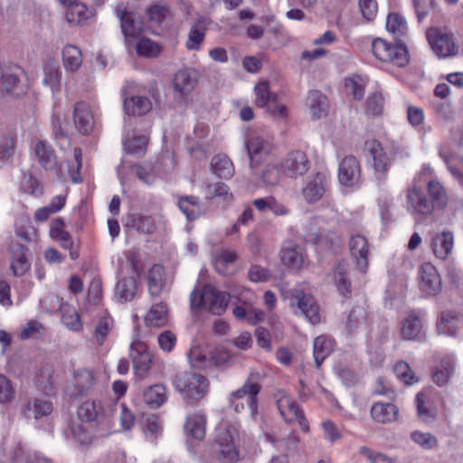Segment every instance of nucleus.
Segmentation results:
<instances>
[{"mask_svg":"<svg viewBox=\"0 0 463 463\" xmlns=\"http://www.w3.org/2000/svg\"><path fill=\"white\" fill-rule=\"evenodd\" d=\"M230 301V294L219 290L211 284L202 289H194L190 295V304L193 310H203L214 316H222Z\"/></svg>","mask_w":463,"mask_h":463,"instance_id":"obj_1","label":"nucleus"},{"mask_svg":"<svg viewBox=\"0 0 463 463\" xmlns=\"http://www.w3.org/2000/svg\"><path fill=\"white\" fill-rule=\"evenodd\" d=\"M174 385L184 401L190 405L196 404L209 391L208 379L198 373L182 372L175 375Z\"/></svg>","mask_w":463,"mask_h":463,"instance_id":"obj_2","label":"nucleus"},{"mask_svg":"<svg viewBox=\"0 0 463 463\" xmlns=\"http://www.w3.org/2000/svg\"><path fill=\"white\" fill-rule=\"evenodd\" d=\"M238 435L237 428L232 424H222L217 429L213 451L220 463H235L238 460L239 451L235 445Z\"/></svg>","mask_w":463,"mask_h":463,"instance_id":"obj_3","label":"nucleus"},{"mask_svg":"<svg viewBox=\"0 0 463 463\" xmlns=\"http://www.w3.org/2000/svg\"><path fill=\"white\" fill-rule=\"evenodd\" d=\"M261 380L262 377L259 372L251 371L242 386L230 394V403H233L234 400L247 397L250 415L254 417L258 411V394L261 390Z\"/></svg>","mask_w":463,"mask_h":463,"instance_id":"obj_4","label":"nucleus"},{"mask_svg":"<svg viewBox=\"0 0 463 463\" xmlns=\"http://www.w3.org/2000/svg\"><path fill=\"white\" fill-rule=\"evenodd\" d=\"M407 211L415 218L429 216L433 213L431 202L424 194L421 185L411 184L406 192Z\"/></svg>","mask_w":463,"mask_h":463,"instance_id":"obj_5","label":"nucleus"},{"mask_svg":"<svg viewBox=\"0 0 463 463\" xmlns=\"http://www.w3.org/2000/svg\"><path fill=\"white\" fill-rule=\"evenodd\" d=\"M371 317L365 302L354 306L346 316L345 329L348 335L355 336L368 330Z\"/></svg>","mask_w":463,"mask_h":463,"instance_id":"obj_6","label":"nucleus"},{"mask_svg":"<svg viewBox=\"0 0 463 463\" xmlns=\"http://www.w3.org/2000/svg\"><path fill=\"white\" fill-rule=\"evenodd\" d=\"M427 36L431 49L439 57L446 58L458 54V47L451 33L441 29H431Z\"/></svg>","mask_w":463,"mask_h":463,"instance_id":"obj_7","label":"nucleus"},{"mask_svg":"<svg viewBox=\"0 0 463 463\" xmlns=\"http://www.w3.org/2000/svg\"><path fill=\"white\" fill-rule=\"evenodd\" d=\"M130 357L136 376L140 380L146 378L153 363V355L145 343L134 341L130 345Z\"/></svg>","mask_w":463,"mask_h":463,"instance_id":"obj_8","label":"nucleus"},{"mask_svg":"<svg viewBox=\"0 0 463 463\" xmlns=\"http://www.w3.org/2000/svg\"><path fill=\"white\" fill-rule=\"evenodd\" d=\"M292 302L300 310V313L313 325L320 322L319 307L314 297L305 293L302 289L293 288L291 290Z\"/></svg>","mask_w":463,"mask_h":463,"instance_id":"obj_9","label":"nucleus"},{"mask_svg":"<svg viewBox=\"0 0 463 463\" xmlns=\"http://www.w3.org/2000/svg\"><path fill=\"white\" fill-rule=\"evenodd\" d=\"M401 337L406 341H424L426 334L423 329L420 312L412 310L402 320L400 330Z\"/></svg>","mask_w":463,"mask_h":463,"instance_id":"obj_10","label":"nucleus"},{"mask_svg":"<svg viewBox=\"0 0 463 463\" xmlns=\"http://www.w3.org/2000/svg\"><path fill=\"white\" fill-rule=\"evenodd\" d=\"M365 146L373 157V166L377 178L380 181H383L392 165L391 158L378 140H369L365 143Z\"/></svg>","mask_w":463,"mask_h":463,"instance_id":"obj_11","label":"nucleus"},{"mask_svg":"<svg viewBox=\"0 0 463 463\" xmlns=\"http://www.w3.org/2000/svg\"><path fill=\"white\" fill-rule=\"evenodd\" d=\"M420 288L426 296H435L441 291L442 283L436 268L430 262L420 267Z\"/></svg>","mask_w":463,"mask_h":463,"instance_id":"obj_12","label":"nucleus"},{"mask_svg":"<svg viewBox=\"0 0 463 463\" xmlns=\"http://www.w3.org/2000/svg\"><path fill=\"white\" fill-rule=\"evenodd\" d=\"M349 250L356 268L361 272H365L368 267L369 242L362 234L351 235L349 240Z\"/></svg>","mask_w":463,"mask_h":463,"instance_id":"obj_13","label":"nucleus"},{"mask_svg":"<svg viewBox=\"0 0 463 463\" xmlns=\"http://www.w3.org/2000/svg\"><path fill=\"white\" fill-rule=\"evenodd\" d=\"M283 167L287 176L298 178L308 171L310 162L303 151L294 150L288 154Z\"/></svg>","mask_w":463,"mask_h":463,"instance_id":"obj_14","label":"nucleus"},{"mask_svg":"<svg viewBox=\"0 0 463 463\" xmlns=\"http://www.w3.org/2000/svg\"><path fill=\"white\" fill-rule=\"evenodd\" d=\"M361 176L360 164L355 156L344 157L338 167V179L345 186H354L358 184Z\"/></svg>","mask_w":463,"mask_h":463,"instance_id":"obj_15","label":"nucleus"},{"mask_svg":"<svg viewBox=\"0 0 463 463\" xmlns=\"http://www.w3.org/2000/svg\"><path fill=\"white\" fill-rule=\"evenodd\" d=\"M73 123L77 131L84 136L90 135L94 128V117L90 105L80 101L74 105Z\"/></svg>","mask_w":463,"mask_h":463,"instance_id":"obj_16","label":"nucleus"},{"mask_svg":"<svg viewBox=\"0 0 463 463\" xmlns=\"http://www.w3.org/2000/svg\"><path fill=\"white\" fill-rule=\"evenodd\" d=\"M80 421L98 425L105 419V411L99 401L88 400L83 402L77 410Z\"/></svg>","mask_w":463,"mask_h":463,"instance_id":"obj_17","label":"nucleus"},{"mask_svg":"<svg viewBox=\"0 0 463 463\" xmlns=\"http://www.w3.org/2000/svg\"><path fill=\"white\" fill-rule=\"evenodd\" d=\"M326 188V176L325 174L318 172L303 187L302 195L307 203H313L323 197Z\"/></svg>","mask_w":463,"mask_h":463,"instance_id":"obj_18","label":"nucleus"},{"mask_svg":"<svg viewBox=\"0 0 463 463\" xmlns=\"http://www.w3.org/2000/svg\"><path fill=\"white\" fill-rule=\"evenodd\" d=\"M209 24L210 20L208 18L201 16L192 24L185 43V47L188 50L197 51L200 49L204 41Z\"/></svg>","mask_w":463,"mask_h":463,"instance_id":"obj_19","label":"nucleus"},{"mask_svg":"<svg viewBox=\"0 0 463 463\" xmlns=\"http://www.w3.org/2000/svg\"><path fill=\"white\" fill-rule=\"evenodd\" d=\"M199 72L194 69L179 71L174 78V87L183 96L188 95L196 86Z\"/></svg>","mask_w":463,"mask_h":463,"instance_id":"obj_20","label":"nucleus"},{"mask_svg":"<svg viewBox=\"0 0 463 463\" xmlns=\"http://www.w3.org/2000/svg\"><path fill=\"white\" fill-rule=\"evenodd\" d=\"M427 191L433 211L443 210L448 206L449 199L447 189L438 179L428 180Z\"/></svg>","mask_w":463,"mask_h":463,"instance_id":"obj_21","label":"nucleus"},{"mask_svg":"<svg viewBox=\"0 0 463 463\" xmlns=\"http://www.w3.org/2000/svg\"><path fill=\"white\" fill-rule=\"evenodd\" d=\"M167 398L166 387L161 383L145 388L142 394L143 402L152 410H156L164 405Z\"/></svg>","mask_w":463,"mask_h":463,"instance_id":"obj_22","label":"nucleus"},{"mask_svg":"<svg viewBox=\"0 0 463 463\" xmlns=\"http://www.w3.org/2000/svg\"><path fill=\"white\" fill-rule=\"evenodd\" d=\"M453 246L454 236L450 232L437 233L432 237V251L434 255L440 260H446L449 257L452 251Z\"/></svg>","mask_w":463,"mask_h":463,"instance_id":"obj_23","label":"nucleus"},{"mask_svg":"<svg viewBox=\"0 0 463 463\" xmlns=\"http://www.w3.org/2000/svg\"><path fill=\"white\" fill-rule=\"evenodd\" d=\"M61 71L56 60H47L43 64V83L48 86L52 93L61 90Z\"/></svg>","mask_w":463,"mask_h":463,"instance_id":"obj_24","label":"nucleus"},{"mask_svg":"<svg viewBox=\"0 0 463 463\" xmlns=\"http://www.w3.org/2000/svg\"><path fill=\"white\" fill-rule=\"evenodd\" d=\"M246 148L250 159V166L255 167L256 157L268 155L271 151V144L259 135H250L246 141Z\"/></svg>","mask_w":463,"mask_h":463,"instance_id":"obj_25","label":"nucleus"},{"mask_svg":"<svg viewBox=\"0 0 463 463\" xmlns=\"http://www.w3.org/2000/svg\"><path fill=\"white\" fill-rule=\"evenodd\" d=\"M280 259L284 265L298 269L304 262L302 249L292 241L285 242L280 250Z\"/></svg>","mask_w":463,"mask_h":463,"instance_id":"obj_26","label":"nucleus"},{"mask_svg":"<svg viewBox=\"0 0 463 463\" xmlns=\"http://www.w3.org/2000/svg\"><path fill=\"white\" fill-rule=\"evenodd\" d=\"M398 408L392 403L376 402L371 408V416L378 423L388 424L398 417Z\"/></svg>","mask_w":463,"mask_h":463,"instance_id":"obj_27","label":"nucleus"},{"mask_svg":"<svg viewBox=\"0 0 463 463\" xmlns=\"http://www.w3.org/2000/svg\"><path fill=\"white\" fill-rule=\"evenodd\" d=\"M335 348V341L327 335H319L313 343V354L316 367L318 369L324 360L328 357Z\"/></svg>","mask_w":463,"mask_h":463,"instance_id":"obj_28","label":"nucleus"},{"mask_svg":"<svg viewBox=\"0 0 463 463\" xmlns=\"http://www.w3.org/2000/svg\"><path fill=\"white\" fill-rule=\"evenodd\" d=\"M348 264L345 261H339L332 271L334 283L338 292L344 297L351 295V281L348 277Z\"/></svg>","mask_w":463,"mask_h":463,"instance_id":"obj_29","label":"nucleus"},{"mask_svg":"<svg viewBox=\"0 0 463 463\" xmlns=\"http://www.w3.org/2000/svg\"><path fill=\"white\" fill-rule=\"evenodd\" d=\"M53 410L52 403L43 398H36L33 402H28L23 411L25 418H33L39 420L52 413Z\"/></svg>","mask_w":463,"mask_h":463,"instance_id":"obj_30","label":"nucleus"},{"mask_svg":"<svg viewBox=\"0 0 463 463\" xmlns=\"http://www.w3.org/2000/svg\"><path fill=\"white\" fill-rule=\"evenodd\" d=\"M307 105L314 118H320L327 114V98L319 90H311L307 99Z\"/></svg>","mask_w":463,"mask_h":463,"instance_id":"obj_31","label":"nucleus"},{"mask_svg":"<svg viewBox=\"0 0 463 463\" xmlns=\"http://www.w3.org/2000/svg\"><path fill=\"white\" fill-rule=\"evenodd\" d=\"M459 327V317L453 311H443L437 322L439 334L454 336Z\"/></svg>","mask_w":463,"mask_h":463,"instance_id":"obj_32","label":"nucleus"},{"mask_svg":"<svg viewBox=\"0 0 463 463\" xmlns=\"http://www.w3.org/2000/svg\"><path fill=\"white\" fill-rule=\"evenodd\" d=\"M277 406L287 422H292L293 417L302 411L290 396L281 391L278 392Z\"/></svg>","mask_w":463,"mask_h":463,"instance_id":"obj_33","label":"nucleus"},{"mask_svg":"<svg viewBox=\"0 0 463 463\" xmlns=\"http://www.w3.org/2000/svg\"><path fill=\"white\" fill-rule=\"evenodd\" d=\"M168 320V308L165 303L159 302L151 306L145 317L147 326H164Z\"/></svg>","mask_w":463,"mask_h":463,"instance_id":"obj_34","label":"nucleus"},{"mask_svg":"<svg viewBox=\"0 0 463 463\" xmlns=\"http://www.w3.org/2000/svg\"><path fill=\"white\" fill-rule=\"evenodd\" d=\"M63 5L67 7L65 19L71 25L82 24L89 18L87 6L78 2V0H74L72 3H67V5Z\"/></svg>","mask_w":463,"mask_h":463,"instance_id":"obj_35","label":"nucleus"},{"mask_svg":"<svg viewBox=\"0 0 463 463\" xmlns=\"http://www.w3.org/2000/svg\"><path fill=\"white\" fill-rule=\"evenodd\" d=\"M206 419L203 414H193L187 417L184 429L187 436L202 440L205 436Z\"/></svg>","mask_w":463,"mask_h":463,"instance_id":"obj_36","label":"nucleus"},{"mask_svg":"<svg viewBox=\"0 0 463 463\" xmlns=\"http://www.w3.org/2000/svg\"><path fill=\"white\" fill-rule=\"evenodd\" d=\"M118 18L121 22V30L126 39L136 38L143 31L142 23L138 19L135 18V15L129 12H123L118 14Z\"/></svg>","mask_w":463,"mask_h":463,"instance_id":"obj_37","label":"nucleus"},{"mask_svg":"<svg viewBox=\"0 0 463 463\" xmlns=\"http://www.w3.org/2000/svg\"><path fill=\"white\" fill-rule=\"evenodd\" d=\"M152 109V103L148 98L143 96H133L124 100V109L127 114L132 116H142Z\"/></svg>","mask_w":463,"mask_h":463,"instance_id":"obj_38","label":"nucleus"},{"mask_svg":"<svg viewBox=\"0 0 463 463\" xmlns=\"http://www.w3.org/2000/svg\"><path fill=\"white\" fill-rule=\"evenodd\" d=\"M455 372V361L453 358L445 357L433 372V381L439 386L446 385Z\"/></svg>","mask_w":463,"mask_h":463,"instance_id":"obj_39","label":"nucleus"},{"mask_svg":"<svg viewBox=\"0 0 463 463\" xmlns=\"http://www.w3.org/2000/svg\"><path fill=\"white\" fill-rule=\"evenodd\" d=\"M211 169L214 175L224 179L232 177L234 174L232 162L223 154L216 155L212 158Z\"/></svg>","mask_w":463,"mask_h":463,"instance_id":"obj_40","label":"nucleus"},{"mask_svg":"<svg viewBox=\"0 0 463 463\" xmlns=\"http://www.w3.org/2000/svg\"><path fill=\"white\" fill-rule=\"evenodd\" d=\"M62 61L66 70L72 72L78 71L82 63L80 50L74 45H66L62 50Z\"/></svg>","mask_w":463,"mask_h":463,"instance_id":"obj_41","label":"nucleus"},{"mask_svg":"<svg viewBox=\"0 0 463 463\" xmlns=\"http://www.w3.org/2000/svg\"><path fill=\"white\" fill-rule=\"evenodd\" d=\"M178 207L189 221L197 219L201 214L199 198L193 195L181 197L178 201Z\"/></svg>","mask_w":463,"mask_h":463,"instance_id":"obj_42","label":"nucleus"},{"mask_svg":"<svg viewBox=\"0 0 463 463\" xmlns=\"http://www.w3.org/2000/svg\"><path fill=\"white\" fill-rule=\"evenodd\" d=\"M113 326V318L109 314L105 313L99 317L93 333V338L98 345H102L105 343Z\"/></svg>","mask_w":463,"mask_h":463,"instance_id":"obj_43","label":"nucleus"},{"mask_svg":"<svg viewBox=\"0 0 463 463\" xmlns=\"http://www.w3.org/2000/svg\"><path fill=\"white\" fill-rule=\"evenodd\" d=\"M64 222L61 218L54 219L52 222L50 235L52 239L58 241L64 249H71L73 241L68 232L63 229Z\"/></svg>","mask_w":463,"mask_h":463,"instance_id":"obj_44","label":"nucleus"},{"mask_svg":"<svg viewBox=\"0 0 463 463\" xmlns=\"http://www.w3.org/2000/svg\"><path fill=\"white\" fill-rule=\"evenodd\" d=\"M255 92V104L260 108H270V103L275 104L277 94L269 90V84L268 81H261L254 88Z\"/></svg>","mask_w":463,"mask_h":463,"instance_id":"obj_45","label":"nucleus"},{"mask_svg":"<svg viewBox=\"0 0 463 463\" xmlns=\"http://www.w3.org/2000/svg\"><path fill=\"white\" fill-rule=\"evenodd\" d=\"M137 292V281L134 277H126L118 280L116 295L121 301H131Z\"/></svg>","mask_w":463,"mask_h":463,"instance_id":"obj_46","label":"nucleus"},{"mask_svg":"<svg viewBox=\"0 0 463 463\" xmlns=\"http://www.w3.org/2000/svg\"><path fill=\"white\" fill-rule=\"evenodd\" d=\"M75 387L78 393L82 395L91 390L96 383L94 373L88 369H80L74 373Z\"/></svg>","mask_w":463,"mask_h":463,"instance_id":"obj_47","label":"nucleus"},{"mask_svg":"<svg viewBox=\"0 0 463 463\" xmlns=\"http://www.w3.org/2000/svg\"><path fill=\"white\" fill-rule=\"evenodd\" d=\"M164 285V268L161 265H154L148 272V290L151 296H158Z\"/></svg>","mask_w":463,"mask_h":463,"instance_id":"obj_48","label":"nucleus"},{"mask_svg":"<svg viewBox=\"0 0 463 463\" xmlns=\"http://www.w3.org/2000/svg\"><path fill=\"white\" fill-rule=\"evenodd\" d=\"M35 153L43 168L52 169L55 165L54 151L46 142L39 141L35 146Z\"/></svg>","mask_w":463,"mask_h":463,"instance_id":"obj_49","label":"nucleus"},{"mask_svg":"<svg viewBox=\"0 0 463 463\" xmlns=\"http://www.w3.org/2000/svg\"><path fill=\"white\" fill-rule=\"evenodd\" d=\"M137 53L146 58H156L159 56L162 48L159 43L149 38H141L136 46Z\"/></svg>","mask_w":463,"mask_h":463,"instance_id":"obj_50","label":"nucleus"},{"mask_svg":"<svg viewBox=\"0 0 463 463\" xmlns=\"http://www.w3.org/2000/svg\"><path fill=\"white\" fill-rule=\"evenodd\" d=\"M386 29L396 37H402L407 33L408 27L405 19L398 14H390L386 20Z\"/></svg>","mask_w":463,"mask_h":463,"instance_id":"obj_51","label":"nucleus"},{"mask_svg":"<svg viewBox=\"0 0 463 463\" xmlns=\"http://www.w3.org/2000/svg\"><path fill=\"white\" fill-rule=\"evenodd\" d=\"M237 260V254L234 250L223 249L220 251V253L215 257L214 260V267L215 269L220 274L227 273V266L229 264H232Z\"/></svg>","mask_w":463,"mask_h":463,"instance_id":"obj_52","label":"nucleus"},{"mask_svg":"<svg viewBox=\"0 0 463 463\" xmlns=\"http://www.w3.org/2000/svg\"><path fill=\"white\" fill-rule=\"evenodd\" d=\"M190 364L194 368H206L211 365V357L200 346H193L188 354Z\"/></svg>","mask_w":463,"mask_h":463,"instance_id":"obj_53","label":"nucleus"},{"mask_svg":"<svg viewBox=\"0 0 463 463\" xmlns=\"http://www.w3.org/2000/svg\"><path fill=\"white\" fill-rule=\"evenodd\" d=\"M132 173L144 184H152L156 178L155 167L152 164L134 165Z\"/></svg>","mask_w":463,"mask_h":463,"instance_id":"obj_54","label":"nucleus"},{"mask_svg":"<svg viewBox=\"0 0 463 463\" xmlns=\"http://www.w3.org/2000/svg\"><path fill=\"white\" fill-rule=\"evenodd\" d=\"M391 59L387 62L397 67H404L409 63V53L406 46L402 43L392 44L390 52Z\"/></svg>","mask_w":463,"mask_h":463,"instance_id":"obj_55","label":"nucleus"},{"mask_svg":"<svg viewBox=\"0 0 463 463\" xmlns=\"http://www.w3.org/2000/svg\"><path fill=\"white\" fill-rule=\"evenodd\" d=\"M19 82L20 79L16 73L5 71L1 74L0 89L7 93L18 95L19 93L15 92V90L18 89Z\"/></svg>","mask_w":463,"mask_h":463,"instance_id":"obj_56","label":"nucleus"},{"mask_svg":"<svg viewBox=\"0 0 463 463\" xmlns=\"http://www.w3.org/2000/svg\"><path fill=\"white\" fill-rule=\"evenodd\" d=\"M392 44L387 41L378 38L375 39L372 43V50L373 55L383 62H387V60L391 59L390 52L392 51Z\"/></svg>","mask_w":463,"mask_h":463,"instance_id":"obj_57","label":"nucleus"},{"mask_svg":"<svg viewBox=\"0 0 463 463\" xmlns=\"http://www.w3.org/2000/svg\"><path fill=\"white\" fill-rule=\"evenodd\" d=\"M30 263L25 256L24 249L14 252V260L11 263V269L15 276L21 277L29 269Z\"/></svg>","mask_w":463,"mask_h":463,"instance_id":"obj_58","label":"nucleus"},{"mask_svg":"<svg viewBox=\"0 0 463 463\" xmlns=\"http://www.w3.org/2000/svg\"><path fill=\"white\" fill-rule=\"evenodd\" d=\"M393 372L405 384H412L418 381L410 365L404 361L396 363Z\"/></svg>","mask_w":463,"mask_h":463,"instance_id":"obj_59","label":"nucleus"},{"mask_svg":"<svg viewBox=\"0 0 463 463\" xmlns=\"http://www.w3.org/2000/svg\"><path fill=\"white\" fill-rule=\"evenodd\" d=\"M310 240L313 241L314 243L325 242L331 248H338L343 242L342 237L335 232H328L326 234L315 232L312 234Z\"/></svg>","mask_w":463,"mask_h":463,"instance_id":"obj_60","label":"nucleus"},{"mask_svg":"<svg viewBox=\"0 0 463 463\" xmlns=\"http://www.w3.org/2000/svg\"><path fill=\"white\" fill-rule=\"evenodd\" d=\"M413 442L420 445L424 449H431L438 444L437 439L430 432L413 431L411 434Z\"/></svg>","mask_w":463,"mask_h":463,"instance_id":"obj_61","label":"nucleus"},{"mask_svg":"<svg viewBox=\"0 0 463 463\" xmlns=\"http://www.w3.org/2000/svg\"><path fill=\"white\" fill-rule=\"evenodd\" d=\"M15 394V390L11 381L4 374L0 373V403L11 402Z\"/></svg>","mask_w":463,"mask_h":463,"instance_id":"obj_62","label":"nucleus"},{"mask_svg":"<svg viewBox=\"0 0 463 463\" xmlns=\"http://www.w3.org/2000/svg\"><path fill=\"white\" fill-rule=\"evenodd\" d=\"M144 432L146 437L155 439L162 432V423L156 415H149L145 420Z\"/></svg>","mask_w":463,"mask_h":463,"instance_id":"obj_63","label":"nucleus"},{"mask_svg":"<svg viewBox=\"0 0 463 463\" xmlns=\"http://www.w3.org/2000/svg\"><path fill=\"white\" fill-rule=\"evenodd\" d=\"M233 315L236 318L240 320L246 319L250 324H256L259 321H261L264 318V313L261 311L254 312L252 315V310L247 309L243 306H237L233 308Z\"/></svg>","mask_w":463,"mask_h":463,"instance_id":"obj_64","label":"nucleus"}]
</instances>
